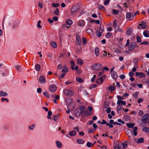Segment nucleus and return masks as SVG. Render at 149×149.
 <instances>
[{
    "instance_id": "62",
    "label": "nucleus",
    "mask_w": 149,
    "mask_h": 149,
    "mask_svg": "<svg viewBox=\"0 0 149 149\" xmlns=\"http://www.w3.org/2000/svg\"><path fill=\"white\" fill-rule=\"evenodd\" d=\"M98 123H100L101 124H105V123H106V121L105 120H102V122H100V121H98Z\"/></svg>"
},
{
    "instance_id": "59",
    "label": "nucleus",
    "mask_w": 149,
    "mask_h": 149,
    "mask_svg": "<svg viewBox=\"0 0 149 149\" xmlns=\"http://www.w3.org/2000/svg\"><path fill=\"white\" fill-rule=\"evenodd\" d=\"M117 98L118 99V100L121 101V100H123V97H122L120 96H118L117 97Z\"/></svg>"
},
{
    "instance_id": "43",
    "label": "nucleus",
    "mask_w": 149,
    "mask_h": 149,
    "mask_svg": "<svg viewBox=\"0 0 149 149\" xmlns=\"http://www.w3.org/2000/svg\"><path fill=\"white\" fill-rule=\"evenodd\" d=\"M40 65L39 64H36V69L37 71H39L40 70Z\"/></svg>"
},
{
    "instance_id": "40",
    "label": "nucleus",
    "mask_w": 149,
    "mask_h": 149,
    "mask_svg": "<svg viewBox=\"0 0 149 149\" xmlns=\"http://www.w3.org/2000/svg\"><path fill=\"white\" fill-rule=\"evenodd\" d=\"M84 113L87 116L90 115L92 113L91 112L88 111V110L86 109L85 110Z\"/></svg>"
},
{
    "instance_id": "27",
    "label": "nucleus",
    "mask_w": 149,
    "mask_h": 149,
    "mask_svg": "<svg viewBox=\"0 0 149 149\" xmlns=\"http://www.w3.org/2000/svg\"><path fill=\"white\" fill-rule=\"evenodd\" d=\"M82 39L83 41V43L84 45H85L87 43V40L86 38L85 37H82Z\"/></svg>"
},
{
    "instance_id": "12",
    "label": "nucleus",
    "mask_w": 149,
    "mask_h": 149,
    "mask_svg": "<svg viewBox=\"0 0 149 149\" xmlns=\"http://www.w3.org/2000/svg\"><path fill=\"white\" fill-rule=\"evenodd\" d=\"M76 44L78 45H80L81 44V40L79 36L78 35H76Z\"/></svg>"
},
{
    "instance_id": "20",
    "label": "nucleus",
    "mask_w": 149,
    "mask_h": 149,
    "mask_svg": "<svg viewBox=\"0 0 149 149\" xmlns=\"http://www.w3.org/2000/svg\"><path fill=\"white\" fill-rule=\"evenodd\" d=\"M79 110L81 111V113H84L85 110L86 109V107L85 106H83L79 108Z\"/></svg>"
},
{
    "instance_id": "52",
    "label": "nucleus",
    "mask_w": 149,
    "mask_h": 149,
    "mask_svg": "<svg viewBox=\"0 0 149 149\" xmlns=\"http://www.w3.org/2000/svg\"><path fill=\"white\" fill-rule=\"evenodd\" d=\"M112 12L114 14L116 15H117L118 13V11L114 9L112 10Z\"/></svg>"
},
{
    "instance_id": "9",
    "label": "nucleus",
    "mask_w": 149,
    "mask_h": 149,
    "mask_svg": "<svg viewBox=\"0 0 149 149\" xmlns=\"http://www.w3.org/2000/svg\"><path fill=\"white\" fill-rule=\"evenodd\" d=\"M56 86L54 84L51 85L49 88V91L52 92H55L56 89Z\"/></svg>"
},
{
    "instance_id": "22",
    "label": "nucleus",
    "mask_w": 149,
    "mask_h": 149,
    "mask_svg": "<svg viewBox=\"0 0 149 149\" xmlns=\"http://www.w3.org/2000/svg\"><path fill=\"white\" fill-rule=\"evenodd\" d=\"M122 104L124 106H125L126 104V102L125 101L118 100L117 104Z\"/></svg>"
},
{
    "instance_id": "57",
    "label": "nucleus",
    "mask_w": 149,
    "mask_h": 149,
    "mask_svg": "<svg viewBox=\"0 0 149 149\" xmlns=\"http://www.w3.org/2000/svg\"><path fill=\"white\" fill-rule=\"evenodd\" d=\"M92 145V144L90 142H87L86 143V146L88 147H91Z\"/></svg>"
},
{
    "instance_id": "63",
    "label": "nucleus",
    "mask_w": 149,
    "mask_h": 149,
    "mask_svg": "<svg viewBox=\"0 0 149 149\" xmlns=\"http://www.w3.org/2000/svg\"><path fill=\"white\" fill-rule=\"evenodd\" d=\"M148 44V41H144L143 42H141L140 44V45H147Z\"/></svg>"
},
{
    "instance_id": "54",
    "label": "nucleus",
    "mask_w": 149,
    "mask_h": 149,
    "mask_svg": "<svg viewBox=\"0 0 149 149\" xmlns=\"http://www.w3.org/2000/svg\"><path fill=\"white\" fill-rule=\"evenodd\" d=\"M148 118L142 119L141 120L143 123H146L148 122Z\"/></svg>"
},
{
    "instance_id": "60",
    "label": "nucleus",
    "mask_w": 149,
    "mask_h": 149,
    "mask_svg": "<svg viewBox=\"0 0 149 149\" xmlns=\"http://www.w3.org/2000/svg\"><path fill=\"white\" fill-rule=\"evenodd\" d=\"M128 1H127L123 3V5L126 8H127L128 7Z\"/></svg>"
},
{
    "instance_id": "14",
    "label": "nucleus",
    "mask_w": 149,
    "mask_h": 149,
    "mask_svg": "<svg viewBox=\"0 0 149 149\" xmlns=\"http://www.w3.org/2000/svg\"><path fill=\"white\" fill-rule=\"evenodd\" d=\"M66 102L67 106H68V105H69L70 104V103H71L72 102H72V99L70 97L67 99L66 100Z\"/></svg>"
},
{
    "instance_id": "8",
    "label": "nucleus",
    "mask_w": 149,
    "mask_h": 149,
    "mask_svg": "<svg viewBox=\"0 0 149 149\" xmlns=\"http://www.w3.org/2000/svg\"><path fill=\"white\" fill-rule=\"evenodd\" d=\"M75 107V103L74 102H72L67 106L68 108L70 110H73Z\"/></svg>"
},
{
    "instance_id": "10",
    "label": "nucleus",
    "mask_w": 149,
    "mask_h": 149,
    "mask_svg": "<svg viewBox=\"0 0 149 149\" xmlns=\"http://www.w3.org/2000/svg\"><path fill=\"white\" fill-rule=\"evenodd\" d=\"M126 18L127 19L132 20L133 19V16L131 15V13L130 12H127L126 15Z\"/></svg>"
},
{
    "instance_id": "15",
    "label": "nucleus",
    "mask_w": 149,
    "mask_h": 149,
    "mask_svg": "<svg viewBox=\"0 0 149 149\" xmlns=\"http://www.w3.org/2000/svg\"><path fill=\"white\" fill-rule=\"evenodd\" d=\"M111 77L114 79H116L117 78L118 76L116 72H113L111 74Z\"/></svg>"
},
{
    "instance_id": "1",
    "label": "nucleus",
    "mask_w": 149,
    "mask_h": 149,
    "mask_svg": "<svg viewBox=\"0 0 149 149\" xmlns=\"http://www.w3.org/2000/svg\"><path fill=\"white\" fill-rule=\"evenodd\" d=\"M79 8L77 6H74L71 8L70 11L72 14L75 15L79 13Z\"/></svg>"
},
{
    "instance_id": "49",
    "label": "nucleus",
    "mask_w": 149,
    "mask_h": 149,
    "mask_svg": "<svg viewBox=\"0 0 149 149\" xmlns=\"http://www.w3.org/2000/svg\"><path fill=\"white\" fill-rule=\"evenodd\" d=\"M97 86V85L95 84H91L90 86V89H93L95 88Z\"/></svg>"
},
{
    "instance_id": "30",
    "label": "nucleus",
    "mask_w": 149,
    "mask_h": 149,
    "mask_svg": "<svg viewBox=\"0 0 149 149\" xmlns=\"http://www.w3.org/2000/svg\"><path fill=\"white\" fill-rule=\"evenodd\" d=\"M77 141L78 144H82L84 143V141L82 139H79L77 140Z\"/></svg>"
},
{
    "instance_id": "7",
    "label": "nucleus",
    "mask_w": 149,
    "mask_h": 149,
    "mask_svg": "<svg viewBox=\"0 0 149 149\" xmlns=\"http://www.w3.org/2000/svg\"><path fill=\"white\" fill-rule=\"evenodd\" d=\"M136 46V44L134 42H130L129 46V50L132 51L134 49Z\"/></svg>"
},
{
    "instance_id": "64",
    "label": "nucleus",
    "mask_w": 149,
    "mask_h": 149,
    "mask_svg": "<svg viewBox=\"0 0 149 149\" xmlns=\"http://www.w3.org/2000/svg\"><path fill=\"white\" fill-rule=\"evenodd\" d=\"M143 101V99L142 98H140L138 100L137 102L139 104L141 103Z\"/></svg>"
},
{
    "instance_id": "53",
    "label": "nucleus",
    "mask_w": 149,
    "mask_h": 149,
    "mask_svg": "<svg viewBox=\"0 0 149 149\" xmlns=\"http://www.w3.org/2000/svg\"><path fill=\"white\" fill-rule=\"evenodd\" d=\"M138 68L137 65H135V67H133L132 69V72H135L136 71V69Z\"/></svg>"
},
{
    "instance_id": "58",
    "label": "nucleus",
    "mask_w": 149,
    "mask_h": 149,
    "mask_svg": "<svg viewBox=\"0 0 149 149\" xmlns=\"http://www.w3.org/2000/svg\"><path fill=\"white\" fill-rule=\"evenodd\" d=\"M110 0H105L104 3V5H107L109 3Z\"/></svg>"
},
{
    "instance_id": "3",
    "label": "nucleus",
    "mask_w": 149,
    "mask_h": 149,
    "mask_svg": "<svg viewBox=\"0 0 149 149\" xmlns=\"http://www.w3.org/2000/svg\"><path fill=\"white\" fill-rule=\"evenodd\" d=\"M102 67V64L99 63H96L92 65V68L95 70H100Z\"/></svg>"
},
{
    "instance_id": "47",
    "label": "nucleus",
    "mask_w": 149,
    "mask_h": 149,
    "mask_svg": "<svg viewBox=\"0 0 149 149\" xmlns=\"http://www.w3.org/2000/svg\"><path fill=\"white\" fill-rule=\"evenodd\" d=\"M137 42L138 43H139L141 42V38L139 36H137L136 37Z\"/></svg>"
},
{
    "instance_id": "2",
    "label": "nucleus",
    "mask_w": 149,
    "mask_h": 149,
    "mask_svg": "<svg viewBox=\"0 0 149 149\" xmlns=\"http://www.w3.org/2000/svg\"><path fill=\"white\" fill-rule=\"evenodd\" d=\"M104 30V26L102 25H100L99 30L97 31L96 32V35L99 37H100L102 36V34Z\"/></svg>"
},
{
    "instance_id": "50",
    "label": "nucleus",
    "mask_w": 149,
    "mask_h": 149,
    "mask_svg": "<svg viewBox=\"0 0 149 149\" xmlns=\"http://www.w3.org/2000/svg\"><path fill=\"white\" fill-rule=\"evenodd\" d=\"M54 13L56 15H58L59 14V10L57 8H56L54 12Z\"/></svg>"
},
{
    "instance_id": "56",
    "label": "nucleus",
    "mask_w": 149,
    "mask_h": 149,
    "mask_svg": "<svg viewBox=\"0 0 149 149\" xmlns=\"http://www.w3.org/2000/svg\"><path fill=\"white\" fill-rule=\"evenodd\" d=\"M41 23V21L40 20L38 21L37 23V27L39 28H41L42 26L40 25V24Z\"/></svg>"
},
{
    "instance_id": "6",
    "label": "nucleus",
    "mask_w": 149,
    "mask_h": 149,
    "mask_svg": "<svg viewBox=\"0 0 149 149\" xmlns=\"http://www.w3.org/2000/svg\"><path fill=\"white\" fill-rule=\"evenodd\" d=\"M106 76L105 75H103L101 77L97 79L96 80V82L98 84H100L105 79Z\"/></svg>"
},
{
    "instance_id": "34",
    "label": "nucleus",
    "mask_w": 149,
    "mask_h": 149,
    "mask_svg": "<svg viewBox=\"0 0 149 149\" xmlns=\"http://www.w3.org/2000/svg\"><path fill=\"white\" fill-rule=\"evenodd\" d=\"M135 124L134 123H132L131 124L127 123V125L128 127L129 128H131L133 127L135 125Z\"/></svg>"
},
{
    "instance_id": "24",
    "label": "nucleus",
    "mask_w": 149,
    "mask_h": 149,
    "mask_svg": "<svg viewBox=\"0 0 149 149\" xmlns=\"http://www.w3.org/2000/svg\"><path fill=\"white\" fill-rule=\"evenodd\" d=\"M77 62L78 64L81 65L83 63V61L82 59L79 58L77 60Z\"/></svg>"
},
{
    "instance_id": "51",
    "label": "nucleus",
    "mask_w": 149,
    "mask_h": 149,
    "mask_svg": "<svg viewBox=\"0 0 149 149\" xmlns=\"http://www.w3.org/2000/svg\"><path fill=\"white\" fill-rule=\"evenodd\" d=\"M144 140V139L143 138H141L138 139V143H141L143 142Z\"/></svg>"
},
{
    "instance_id": "11",
    "label": "nucleus",
    "mask_w": 149,
    "mask_h": 149,
    "mask_svg": "<svg viewBox=\"0 0 149 149\" xmlns=\"http://www.w3.org/2000/svg\"><path fill=\"white\" fill-rule=\"evenodd\" d=\"M135 74L136 76H138L140 78L145 77V74L142 72H136Z\"/></svg>"
},
{
    "instance_id": "29",
    "label": "nucleus",
    "mask_w": 149,
    "mask_h": 149,
    "mask_svg": "<svg viewBox=\"0 0 149 149\" xmlns=\"http://www.w3.org/2000/svg\"><path fill=\"white\" fill-rule=\"evenodd\" d=\"M51 45L53 48H56L57 47V45L56 43L55 42H51Z\"/></svg>"
},
{
    "instance_id": "41",
    "label": "nucleus",
    "mask_w": 149,
    "mask_h": 149,
    "mask_svg": "<svg viewBox=\"0 0 149 149\" xmlns=\"http://www.w3.org/2000/svg\"><path fill=\"white\" fill-rule=\"evenodd\" d=\"M86 32L89 34H90L92 33V30L91 29H88L86 30Z\"/></svg>"
},
{
    "instance_id": "18",
    "label": "nucleus",
    "mask_w": 149,
    "mask_h": 149,
    "mask_svg": "<svg viewBox=\"0 0 149 149\" xmlns=\"http://www.w3.org/2000/svg\"><path fill=\"white\" fill-rule=\"evenodd\" d=\"M76 132L75 130H72L69 132V134L70 136H73L76 135Z\"/></svg>"
},
{
    "instance_id": "16",
    "label": "nucleus",
    "mask_w": 149,
    "mask_h": 149,
    "mask_svg": "<svg viewBox=\"0 0 149 149\" xmlns=\"http://www.w3.org/2000/svg\"><path fill=\"white\" fill-rule=\"evenodd\" d=\"M143 35L146 37H149V31L147 30H145L143 32Z\"/></svg>"
},
{
    "instance_id": "44",
    "label": "nucleus",
    "mask_w": 149,
    "mask_h": 149,
    "mask_svg": "<svg viewBox=\"0 0 149 149\" xmlns=\"http://www.w3.org/2000/svg\"><path fill=\"white\" fill-rule=\"evenodd\" d=\"M149 117V115L148 114L144 115L141 117L142 119L148 118Z\"/></svg>"
},
{
    "instance_id": "45",
    "label": "nucleus",
    "mask_w": 149,
    "mask_h": 149,
    "mask_svg": "<svg viewBox=\"0 0 149 149\" xmlns=\"http://www.w3.org/2000/svg\"><path fill=\"white\" fill-rule=\"evenodd\" d=\"M68 72V69L67 68H63L62 69V72L65 74Z\"/></svg>"
},
{
    "instance_id": "55",
    "label": "nucleus",
    "mask_w": 149,
    "mask_h": 149,
    "mask_svg": "<svg viewBox=\"0 0 149 149\" xmlns=\"http://www.w3.org/2000/svg\"><path fill=\"white\" fill-rule=\"evenodd\" d=\"M99 9L100 10H105V8H104V6L101 5H100L99 6Z\"/></svg>"
},
{
    "instance_id": "36",
    "label": "nucleus",
    "mask_w": 149,
    "mask_h": 149,
    "mask_svg": "<svg viewBox=\"0 0 149 149\" xmlns=\"http://www.w3.org/2000/svg\"><path fill=\"white\" fill-rule=\"evenodd\" d=\"M70 63L71 64V68L72 70H74V66L75 65V64L73 61H70Z\"/></svg>"
},
{
    "instance_id": "31",
    "label": "nucleus",
    "mask_w": 149,
    "mask_h": 149,
    "mask_svg": "<svg viewBox=\"0 0 149 149\" xmlns=\"http://www.w3.org/2000/svg\"><path fill=\"white\" fill-rule=\"evenodd\" d=\"M118 106L117 107V111L118 113H119V111L122 109V106L120 104H118Z\"/></svg>"
},
{
    "instance_id": "33",
    "label": "nucleus",
    "mask_w": 149,
    "mask_h": 149,
    "mask_svg": "<svg viewBox=\"0 0 149 149\" xmlns=\"http://www.w3.org/2000/svg\"><path fill=\"white\" fill-rule=\"evenodd\" d=\"M138 130V128L136 127H135L133 130V134L135 136H136L137 135V132L136 130Z\"/></svg>"
},
{
    "instance_id": "21",
    "label": "nucleus",
    "mask_w": 149,
    "mask_h": 149,
    "mask_svg": "<svg viewBox=\"0 0 149 149\" xmlns=\"http://www.w3.org/2000/svg\"><path fill=\"white\" fill-rule=\"evenodd\" d=\"M99 49L98 47H96L95 49V54L96 56H99Z\"/></svg>"
},
{
    "instance_id": "28",
    "label": "nucleus",
    "mask_w": 149,
    "mask_h": 149,
    "mask_svg": "<svg viewBox=\"0 0 149 149\" xmlns=\"http://www.w3.org/2000/svg\"><path fill=\"white\" fill-rule=\"evenodd\" d=\"M73 22L71 20L68 19L66 21V23L68 25H71L72 24Z\"/></svg>"
},
{
    "instance_id": "35",
    "label": "nucleus",
    "mask_w": 149,
    "mask_h": 149,
    "mask_svg": "<svg viewBox=\"0 0 149 149\" xmlns=\"http://www.w3.org/2000/svg\"><path fill=\"white\" fill-rule=\"evenodd\" d=\"M48 116L47 117L48 119H51V116L52 115V112L51 111H49L48 113Z\"/></svg>"
},
{
    "instance_id": "61",
    "label": "nucleus",
    "mask_w": 149,
    "mask_h": 149,
    "mask_svg": "<svg viewBox=\"0 0 149 149\" xmlns=\"http://www.w3.org/2000/svg\"><path fill=\"white\" fill-rule=\"evenodd\" d=\"M96 77V76L95 75H93V77L91 79V81L92 82H93L95 81Z\"/></svg>"
},
{
    "instance_id": "48",
    "label": "nucleus",
    "mask_w": 149,
    "mask_h": 149,
    "mask_svg": "<svg viewBox=\"0 0 149 149\" xmlns=\"http://www.w3.org/2000/svg\"><path fill=\"white\" fill-rule=\"evenodd\" d=\"M52 5L54 7H59V4L58 3H53L52 4Z\"/></svg>"
},
{
    "instance_id": "4",
    "label": "nucleus",
    "mask_w": 149,
    "mask_h": 149,
    "mask_svg": "<svg viewBox=\"0 0 149 149\" xmlns=\"http://www.w3.org/2000/svg\"><path fill=\"white\" fill-rule=\"evenodd\" d=\"M64 94L68 96H71L73 95L74 92L71 90H68V89H65L63 90Z\"/></svg>"
},
{
    "instance_id": "19",
    "label": "nucleus",
    "mask_w": 149,
    "mask_h": 149,
    "mask_svg": "<svg viewBox=\"0 0 149 149\" xmlns=\"http://www.w3.org/2000/svg\"><path fill=\"white\" fill-rule=\"evenodd\" d=\"M56 145L57 147L58 148H61L62 146V144L61 142L59 141H56Z\"/></svg>"
},
{
    "instance_id": "13",
    "label": "nucleus",
    "mask_w": 149,
    "mask_h": 149,
    "mask_svg": "<svg viewBox=\"0 0 149 149\" xmlns=\"http://www.w3.org/2000/svg\"><path fill=\"white\" fill-rule=\"evenodd\" d=\"M39 81L40 83H43L46 82V80L43 76H41L39 77Z\"/></svg>"
},
{
    "instance_id": "23",
    "label": "nucleus",
    "mask_w": 149,
    "mask_h": 149,
    "mask_svg": "<svg viewBox=\"0 0 149 149\" xmlns=\"http://www.w3.org/2000/svg\"><path fill=\"white\" fill-rule=\"evenodd\" d=\"M132 30L131 29L129 28L127 31L126 33L128 35H130L132 33Z\"/></svg>"
},
{
    "instance_id": "39",
    "label": "nucleus",
    "mask_w": 149,
    "mask_h": 149,
    "mask_svg": "<svg viewBox=\"0 0 149 149\" xmlns=\"http://www.w3.org/2000/svg\"><path fill=\"white\" fill-rule=\"evenodd\" d=\"M111 33L110 32L107 33L105 36V37L107 38H109L111 37Z\"/></svg>"
},
{
    "instance_id": "17",
    "label": "nucleus",
    "mask_w": 149,
    "mask_h": 149,
    "mask_svg": "<svg viewBox=\"0 0 149 149\" xmlns=\"http://www.w3.org/2000/svg\"><path fill=\"white\" fill-rule=\"evenodd\" d=\"M128 131L129 132V133L127 134L128 136L130 138L132 139L133 138V132L130 130H129Z\"/></svg>"
},
{
    "instance_id": "37",
    "label": "nucleus",
    "mask_w": 149,
    "mask_h": 149,
    "mask_svg": "<svg viewBox=\"0 0 149 149\" xmlns=\"http://www.w3.org/2000/svg\"><path fill=\"white\" fill-rule=\"evenodd\" d=\"M142 131L146 132H149V128L148 127H144L142 129Z\"/></svg>"
},
{
    "instance_id": "26",
    "label": "nucleus",
    "mask_w": 149,
    "mask_h": 149,
    "mask_svg": "<svg viewBox=\"0 0 149 149\" xmlns=\"http://www.w3.org/2000/svg\"><path fill=\"white\" fill-rule=\"evenodd\" d=\"M120 146H121L122 147H123L124 148H126L127 147L128 145L125 142H124L122 143Z\"/></svg>"
},
{
    "instance_id": "46",
    "label": "nucleus",
    "mask_w": 149,
    "mask_h": 149,
    "mask_svg": "<svg viewBox=\"0 0 149 149\" xmlns=\"http://www.w3.org/2000/svg\"><path fill=\"white\" fill-rule=\"evenodd\" d=\"M76 80L79 82L81 83L83 82V80L79 77H77L76 78Z\"/></svg>"
},
{
    "instance_id": "5",
    "label": "nucleus",
    "mask_w": 149,
    "mask_h": 149,
    "mask_svg": "<svg viewBox=\"0 0 149 149\" xmlns=\"http://www.w3.org/2000/svg\"><path fill=\"white\" fill-rule=\"evenodd\" d=\"M77 24L79 27H84L85 24V22L82 19H80L77 22Z\"/></svg>"
},
{
    "instance_id": "32",
    "label": "nucleus",
    "mask_w": 149,
    "mask_h": 149,
    "mask_svg": "<svg viewBox=\"0 0 149 149\" xmlns=\"http://www.w3.org/2000/svg\"><path fill=\"white\" fill-rule=\"evenodd\" d=\"M139 25L140 26H142V27L143 29L146 28V24L144 22H142L141 23L139 24Z\"/></svg>"
},
{
    "instance_id": "38",
    "label": "nucleus",
    "mask_w": 149,
    "mask_h": 149,
    "mask_svg": "<svg viewBox=\"0 0 149 149\" xmlns=\"http://www.w3.org/2000/svg\"><path fill=\"white\" fill-rule=\"evenodd\" d=\"M115 88V87L114 86H109L108 87V89L111 91H114Z\"/></svg>"
},
{
    "instance_id": "25",
    "label": "nucleus",
    "mask_w": 149,
    "mask_h": 149,
    "mask_svg": "<svg viewBox=\"0 0 149 149\" xmlns=\"http://www.w3.org/2000/svg\"><path fill=\"white\" fill-rule=\"evenodd\" d=\"M8 95L7 93L3 91H0V97H5Z\"/></svg>"
},
{
    "instance_id": "42",
    "label": "nucleus",
    "mask_w": 149,
    "mask_h": 149,
    "mask_svg": "<svg viewBox=\"0 0 149 149\" xmlns=\"http://www.w3.org/2000/svg\"><path fill=\"white\" fill-rule=\"evenodd\" d=\"M16 69L19 71H21L22 70V69L20 68V66L18 65H17L15 66Z\"/></svg>"
}]
</instances>
